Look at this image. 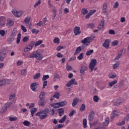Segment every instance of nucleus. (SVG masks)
<instances>
[{
  "instance_id": "nucleus-1",
  "label": "nucleus",
  "mask_w": 129,
  "mask_h": 129,
  "mask_svg": "<svg viewBox=\"0 0 129 129\" xmlns=\"http://www.w3.org/2000/svg\"><path fill=\"white\" fill-rule=\"evenodd\" d=\"M49 108H46L36 113L35 115L36 116H39L40 119H45V118L48 117V114L49 113Z\"/></svg>"
},
{
  "instance_id": "nucleus-2",
  "label": "nucleus",
  "mask_w": 129,
  "mask_h": 129,
  "mask_svg": "<svg viewBox=\"0 0 129 129\" xmlns=\"http://www.w3.org/2000/svg\"><path fill=\"white\" fill-rule=\"evenodd\" d=\"M29 58H36L38 61H41L43 59V55L40 53H38L37 51H34L32 54L29 56Z\"/></svg>"
},
{
  "instance_id": "nucleus-3",
  "label": "nucleus",
  "mask_w": 129,
  "mask_h": 129,
  "mask_svg": "<svg viewBox=\"0 0 129 129\" xmlns=\"http://www.w3.org/2000/svg\"><path fill=\"white\" fill-rule=\"evenodd\" d=\"M97 63V61L95 58H93L91 60V62L89 64V69H90V72L91 73L92 71H93V70L94 69V67L96 66Z\"/></svg>"
},
{
  "instance_id": "nucleus-4",
  "label": "nucleus",
  "mask_w": 129,
  "mask_h": 129,
  "mask_svg": "<svg viewBox=\"0 0 129 129\" xmlns=\"http://www.w3.org/2000/svg\"><path fill=\"white\" fill-rule=\"evenodd\" d=\"M48 5L50 6V7H52L51 9V12H53V18L52 19L53 21L55 19V18H56V16H57V10H56V8L54 7V6H52L51 3H50V1L48 2Z\"/></svg>"
},
{
  "instance_id": "nucleus-5",
  "label": "nucleus",
  "mask_w": 129,
  "mask_h": 129,
  "mask_svg": "<svg viewBox=\"0 0 129 129\" xmlns=\"http://www.w3.org/2000/svg\"><path fill=\"white\" fill-rule=\"evenodd\" d=\"M12 13L13 15L15 16V17H17V18H20V17H21V16H22L23 14H24V11H17L15 10L13 11Z\"/></svg>"
},
{
  "instance_id": "nucleus-6",
  "label": "nucleus",
  "mask_w": 129,
  "mask_h": 129,
  "mask_svg": "<svg viewBox=\"0 0 129 129\" xmlns=\"http://www.w3.org/2000/svg\"><path fill=\"white\" fill-rule=\"evenodd\" d=\"M94 116H95V112H94V111H91L88 116L89 121H93Z\"/></svg>"
},
{
  "instance_id": "nucleus-7",
  "label": "nucleus",
  "mask_w": 129,
  "mask_h": 129,
  "mask_svg": "<svg viewBox=\"0 0 129 129\" xmlns=\"http://www.w3.org/2000/svg\"><path fill=\"white\" fill-rule=\"evenodd\" d=\"M74 84L75 85H77V82H75V79H72L71 80L69 81L66 85L67 87H70L71 85Z\"/></svg>"
},
{
  "instance_id": "nucleus-8",
  "label": "nucleus",
  "mask_w": 129,
  "mask_h": 129,
  "mask_svg": "<svg viewBox=\"0 0 129 129\" xmlns=\"http://www.w3.org/2000/svg\"><path fill=\"white\" fill-rule=\"evenodd\" d=\"M124 101V100L123 99H122L121 98H119L116 100H115L113 101V104L114 105H119L122 102H123Z\"/></svg>"
},
{
  "instance_id": "nucleus-9",
  "label": "nucleus",
  "mask_w": 129,
  "mask_h": 129,
  "mask_svg": "<svg viewBox=\"0 0 129 129\" xmlns=\"http://www.w3.org/2000/svg\"><path fill=\"white\" fill-rule=\"evenodd\" d=\"M45 99H39L38 101V104L39 106H42L43 107L45 106L46 104V101H45Z\"/></svg>"
},
{
  "instance_id": "nucleus-10",
  "label": "nucleus",
  "mask_w": 129,
  "mask_h": 129,
  "mask_svg": "<svg viewBox=\"0 0 129 129\" xmlns=\"http://www.w3.org/2000/svg\"><path fill=\"white\" fill-rule=\"evenodd\" d=\"M74 32L75 36L80 35V34H81V31H80V27L77 26L74 29Z\"/></svg>"
},
{
  "instance_id": "nucleus-11",
  "label": "nucleus",
  "mask_w": 129,
  "mask_h": 129,
  "mask_svg": "<svg viewBox=\"0 0 129 129\" xmlns=\"http://www.w3.org/2000/svg\"><path fill=\"white\" fill-rule=\"evenodd\" d=\"M6 25V17L2 16L0 17V26L4 27Z\"/></svg>"
},
{
  "instance_id": "nucleus-12",
  "label": "nucleus",
  "mask_w": 129,
  "mask_h": 129,
  "mask_svg": "<svg viewBox=\"0 0 129 129\" xmlns=\"http://www.w3.org/2000/svg\"><path fill=\"white\" fill-rule=\"evenodd\" d=\"M7 53L6 52L3 51L0 52V60L4 61L5 60V58H6V56Z\"/></svg>"
},
{
  "instance_id": "nucleus-13",
  "label": "nucleus",
  "mask_w": 129,
  "mask_h": 129,
  "mask_svg": "<svg viewBox=\"0 0 129 129\" xmlns=\"http://www.w3.org/2000/svg\"><path fill=\"white\" fill-rule=\"evenodd\" d=\"M104 48L105 49H109V41L108 39H106L104 41V43L102 45Z\"/></svg>"
},
{
  "instance_id": "nucleus-14",
  "label": "nucleus",
  "mask_w": 129,
  "mask_h": 129,
  "mask_svg": "<svg viewBox=\"0 0 129 129\" xmlns=\"http://www.w3.org/2000/svg\"><path fill=\"white\" fill-rule=\"evenodd\" d=\"M45 96H46V93L45 92H40L38 97L39 99H45L46 98Z\"/></svg>"
},
{
  "instance_id": "nucleus-15",
  "label": "nucleus",
  "mask_w": 129,
  "mask_h": 129,
  "mask_svg": "<svg viewBox=\"0 0 129 129\" xmlns=\"http://www.w3.org/2000/svg\"><path fill=\"white\" fill-rule=\"evenodd\" d=\"M104 27V20L102 19L98 27L99 30H102Z\"/></svg>"
},
{
  "instance_id": "nucleus-16",
  "label": "nucleus",
  "mask_w": 129,
  "mask_h": 129,
  "mask_svg": "<svg viewBox=\"0 0 129 129\" xmlns=\"http://www.w3.org/2000/svg\"><path fill=\"white\" fill-rule=\"evenodd\" d=\"M86 70H87V67H86V66H85L82 65L81 67L80 73H81L82 74H84Z\"/></svg>"
},
{
  "instance_id": "nucleus-17",
  "label": "nucleus",
  "mask_w": 129,
  "mask_h": 129,
  "mask_svg": "<svg viewBox=\"0 0 129 129\" xmlns=\"http://www.w3.org/2000/svg\"><path fill=\"white\" fill-rule=\"evenodd\" d=\"M37 85H38V84L37 82L31 84L30 86L32 91H36V86Z\"/></svg>"
},
{
  "instance_id": "nucleus-18",
  "label": "nucleus",
  "mask_w": 129,
  "mask_h": 129,
  "mask_svg": "<svg viewBox=\"0 0 129 129\" xmlns=\"http://www.w3.org/2000/svg\"><path fill=\"white\" fill-rule=\"evenodd\" d=\"M78 98H75L74 100H73V102L72 103V106L73 107H75V106H76V105H77V104L78 103Z\"/></svg>"
},
{
  "instance_id": "nucleus-19",
  "label": "nucleus",
  "mask_w": 129,
  "mask_h": 129,
  "mask_svg": "<svg viewBox=\"0 0 129 129\" xmlns=\"http://www.w3.org/2000/svg\"><path fill=\"white\" fill-rule=\"evenodd\" d=\"M82 50V48H81V46H79L77 47L76 49V51L74 53L75 56L76 55L78 54H79L80 52H81V50Z\"/></svg>"
},
{
  "instance_id": "nucleus-20",
  "label": "nucleus",
  "mask_w": 129,
  "mask_h": 129,
  "mask_svg": "<svg viewBox=\"0 0 129 129\" xmlns=\"http://www.w3.org/2000/svg\"><path fill=\"white\" fill-rule=\"evenodd\" d=\"M67 104H68V102L66 101H63L60 102H58L59 107H62L63 106H65V105H67Z\"/></svg>"
},
{
  "instance_id": "nucleus-21",
  "label": "nucleus",
  "mask_w": 129,
  "mask_h": 129,
  "mask_svg": "<svg viewBox=\"0 0 129 129\" xmlns=\"http://www.w3.org/2000/svg\"><path fill=\"white\" fill-rule=\"evenodd\" d=\"M57 111L59 113V115L60 116H62V115H63V114H64V108H59L57 110Z\"/></svg>"
},
{
  "instance_id": "nucleus-22",
  "label": "nucleus",
  "mask_w": 129,
  "mask_h": 129,
  "mask_svg": "<svg viewBox=\"0 0 129 129\" xmlns=\"http://www.w3.org/2000/svg\"><path fill=\"white\" fill-rule=\"evenodd\" d=\"M109 123V117H107L105 119V122H103V125H105V126H107Z\"/></svg>"
},
{
  "instance_id": "nucleus-23",
  "label": "nucleus",
  "mask_w": 129,
  "mask_h": 129,
  "mask_svg": "<svg viewBox=\"0 0 129 129\" xmlns=\"http://www.w3.org/2000/svg\"><path fill=\"white\" fill-rule=\"evenodd\" d=\"M4 86H6V85H9L11 83V81L9 80H3Z\"/></svg>"
},
{
  "instance_id": "nucleus-24",
  "label": "nucleus",
  "mask_w": 129,
  "mask_h": 129,
  "mask_svg": "<svg viewBox=\"0 0 129 129\" xmlns=\"http://www.w3.org/2000/svg\"><path fill=\"white\" fill-rule=\"evenodd\" d=\"M50 105H51V106H52V107H53L54 108H59V107H60L59 103H52V104H50Z\"/></svg>"
},
{
  "instance_id": "nucleus-25",
  "label": "nucleus",
  "mask_w": 129,
  "mask_h": 129,
  "mask_svg": "<svg viewBox=\"0 0 129 129\" xmlns=\"http://www.w3.org/2000/svg\"><path fill=\"white\" fill-rule=\"evenodd\" d=\"M30 20H31V17L28 16L25 19L24 22L25 24H28V25H29V24H30Z\"/></svg>"
},
{
  "instance_id": "nucleus-26",
  "label": "nucleus",
  "mask_w": 129,
  "mask_h": 129,
  "mask_svg": "<svg viewBox=\"0 0 129 129\" xmlns=\"http://www.w3.org/2000/svg\"><path fill=\"white\" fill-rule=\"evenodd\" d=\"M83 127L86 128L87 127V120L84 118L83 121Z\"/></svg>"
},
{
  "instance_id": "nucleus-27",
  "label": "nucleus",
  "mask_w": 129,
  "mask_h": 129,
  "mask_svg": "<svg viewBox=\"0 0 129 129\" xmlns=\"http://www.w3.org/2000/svg\"><path fill=\"white\" fill-rule=\"evenodd\" d=\"M116 83H117V81L116 80L112 81V82L109 83L108 86H110V87H111V86H113V85H115Z\"/></svg>"
},
{
  "instance_id": "nucleus-28",
  "label": "nucleus",
  "mask_w": 129,
  "mask_h": 129,
  "mask_svg": "<svg viewBox=\"0 0 129 129\" xmlns=\"http://www.w3.org/2000/svg\"><path fill=\"white\" fill-rule=\"evenodd\" d=\"M21 36H22V34H21V33H19L18 34L17 38V44H20Z\"/></svg>"
},
{
  "instance_id": "nucleus-29",
  "label": "nucleus",
  "mask_w": 129,
  "mask_h": 129,
  "mask_svg": "<svg viewBox=\"0 0 129 129\" xmlns=\"http://www.w3.org/2000/svg\"><path fill=\"white\" fill-rule=\"evenodd\" d=\"M11 36L16 38V36H17V30L16 29H14L11 34Z\"/></svg>"
},
{
  "instance_id": "nucleus-30",
  "label": "nucleus",
  "mask_w": 129,
  "mask_h": 129,
  "mask_svg": "<svg viewBox=\"0 0 129 129\" xmlns=\"http://www.w3.org/2000/svg\"><path fill=\"white\" fill-rule=\"evenodd\" d=\"M13 102H9L5 104V106L6 108H9V107H11L12 105H13Z\"/></svg>"
},
{
  "instance_id": "nucleus-31",
  "label": "nucleus",
  "mask_w": 129,
  "mask_h": 129,
  "mask_svg": "<svg viewBox=\"0 0 129 129\" xmlns=\"http://www.w3.org/2000/svg\"><path fill=\"white\" fill-rule=\"evenodd\" d=\"M67 117V116H66V115H64V116L58 121V122H59V123H63V122H64V121L66 120Z\"/></svg>"
},
{
  "instance_id": "nucleus-32",
  "label": "nucleus",
  "mask_w": 129,
  "mask_h": 129,
  "mask_svg": "<svg viewBox=\"0 0 129 129\" xmlns=\"http://www.w3.org/2000/svg\"><path fill=\"white\" fill-rule=\"evenodd\" d=\"M36 111H37V108H33L30 110L32 116H34V114L35 113Z\"/></svg>"
},
{
  "instance_id": "nucleus-33",
  "label": "nucleus",
  "mask_w": 129,
  "mask_h": 129,
  "mask_svg": "<svg viewBox=\"0 0 129 129\" xmlns=\"http://www.w3.org/2000/svg\"><path fill=\"white\" fill-rule=\"evenodd\" d=\"M60 78V75L59 74H56L54 75V78H53V81L55 82L57 81V79H59Z\"/></svg>"
},
{
  "instance_id": "nucleus-34",
  "label": "nucleus",
  "mask_w": 129,
  "mask_h": 129,
  "mask_svg": "<svg viewBox=\"0 0 129 129\" xmlns=\"http://www.w3.org/2000/svg\"><path fill=\"white\" fill-rule=\"evenodd\" d=\"M49 78H50L49 75H43L42 77V81H46V80L49 79Z\"/></svg>"
},
{
  "instance_id": "nucleus-35",
  "label": "nucleus",
  "mask_w": 129,
  "mask_h": 129,
  "mask_svg": "<svg viewBox=\"0 0 129 129\" xmlns=\"http://www.w3.org/2000/svg\"><path fill=\"white\" fill-rule=\"evenodd\" d=\"M31 49L34 48V46H35V41H32L30 42V43L28 45Z\"/></svg>"
},
{
  "instance_id": "nucleus-36",
  "label": "nucleus",
  "mask_w": 129,
  "mask_h": 129,
  "mask_svg": "<svg viewBox=\"0 0 129 129\" xmlns=\"http://www.w3.org/2000/svg\"><path fill=\"white\" fill-rule=\"evenodd\" d=\"M42 43H43L42 40H39L36 42H35V47H38V46H40Z\"/></svg>"
},
{
  "instance_id": "nucleus-37",
  "label": "nucleus",
  "mask_w": 129,
  "mask_h": 129,
  "mask_svg": "<svg viewBox=\"0 0 129 129\" xmlns=\"http://www.w3.org/2000/svg\"><path fill=\"white\" fill-rule=\"evenodd\" d=\"M8 25L9 26V27H12V26L14 25V22H13V21L11 19H8Z\"/></svg>"
},
{
  "instance_id": "nucleus-38",
  "label": "nucleus",
  "mask_w": 129,
  "mask_h": 129,
  "mask_svg": "<svg viewBox=\"0 0 129 129\" xmlns=\"http://www.w3.org/2000/svg\"><path fill=\"white\" fill-rule=\"evenodd\" d=\"M88 28H90V29H94L95 28V25H94V23H90L87 24Z\"/></svg>"
},
{
  "instance_id": "nucleus-39",
  "label": "nucleus",
  "mask_w": 129,
  "mask_h": 129,
  "mask_svg": "<svg viewBox=\"0 0 129 129\" xmlns=\"http://www.w3.org/2000/svg\"><path fill=\"white\" fill-rule=\"evenodd\" d=\"M64 126V124H59L58 125H56L53 129H59L62 128Z\"/></svg>"
},
{
  "instance_id": "nucleus-40",
  "label": "nucleus",
  "mask_w": 129,
  "mask_h": 129,
  "mask_svg": "<svg viewBox=\"0 0 129 129\" xmlns=\"http://www.w3.org/2000/svg\"><path fill=\"white\" fill-rule=\"evenodd\" d=\"M41 77V74L37 73L35 76H33V79L34 80L38 79Z\"/></svg>"
},
{
  "instance_id": "nucleus-41",
  "label": "nucleus",
  "mask_w": 129,
  "mask_h": 129,
  "mask_svg": "<svg viewBox=\"0 0 129 129\" xmlns=\"http://www.w3.org/2000/svg\"><path fill=\"white\" fill-rule=\"evenodd\" d=\"M7 109H8V108L4 106L1 109V113H5V112H6V111H7Z\"/></svg>"
},
{
  "instance_id": "nucleus-42",
  "label": "nucleus",
  "mask_w": 129,
  "mask_h": 129,
  "mask_svg": "<svg viewBox=\"0 0 129 129\" xmlns=\"http://www.w3.org/2000/svg\"><path fill=\"white\" fill-rule=\"evenodd\" d=\"M32 50V48H31L28 45L25 47L24 49V52L25 53H26V52H29V51H31Z\"/></svg>"
},
{
  "instance_id": "nucleus-43",
  "label": "nucleus",
  "mask_w": 129,
  "mask_h": 129,
  "mask_svg": "<svg viewBox=\"0 0 129 129\" xmlns=\"http://www.w3.org/2000/svg\"><path fill=\"white\" fill-rule=\"evenodd\" d=\"M81 13L82 15H86V14H88V11L86 9H83L81 11Z\"/></svg>"
},
{
  "instance_id": "nucleus-44",
  "label": "nucleus",
  "mask_w": 129,
  "mask_h": 129,
  "mask_svg": "<svg viewBox=\"0 0 129 129\" xmlns=\"http://www.w3.org/2000/svg\"><path fill=\"white\" fill-rule=\"evenodd\" d=\"M121 55H122V52H118V54L114 58V60H118V59L121 57Z\"/></svg>"
},
{
  "instance_id": "nucleus-45",
  "label": "nucleus",
  "mask_w": 129,
  "mask_h": 129,
  "mask_svg": "<svg viewBox=\"0 0 129 129\" xmlns=\"http://www.w3.org/2000/svg\"><path fill=\"white\" fill-rule=\"evenodd\" d=\"M16 97V94H15L14 93H12L10 94V97H9V100H12V99H14Z\"/></svg>"
},
{
  "instance_id": "nucleus-46",
  "label": "nucleus",
  "mask_w": 129,
  "mask_h": 129,
  "mask_svg": "<svg viewBox=\"0 0 129 129\" xmlns=\"http://www.w3.org/2000/svg\"><path fill=\"white\" fill-rule=\"evenodd\" d=\"M84 55V53H80L79 56L77 57V59H78V60H82L83 59Z\"/></svg>"
},
{
  "instance_id": "nucleus-47",
  "label": "nucleus",
  "mask_w": 129,
  "mask_h": 129,
  "mask_svg": "<svg viewBox=\"0 0 129 129\" xmlns=\"http://www.w3.org/2000/svg\"><path fill=\"white\" fill-rule=\"evenodd\" d=\"M24 125H25V126H29L30 124H31V122H30L29 121L25 120L23 122Z\"/></svg>"
},
{
  "instance_id": "nucleus-48",
  "label": "nucleus",
  "mask_w": 129,
  "mask_h": 129,
  "mask_svg": "<svg viewBox=\"0 0 129 129\" xmlns=\"http://www.w3.org/2000/svg\"><path fill=\"white\" fill-rule=\"evenodd\" d=\"M93 52H94L93 49H91L90 50L87 51L86 55L87 56H90V55H91V54H92V53H93Z\"/></svg>"
},
{
  "instance_id": "nucleus-49",
  "label": "nucleus",
  "mask_w": 129,
  "mask_h": 129,
  "mask_svg": "<svg viewBox=\"0 0 129 129\" xmlns=\"http://www.w3.org/2000/svg\"><path fill=\"white\" fill-rule=\"evenodd\" d=\"M15 37H14L13 36H12L11 35V36L8 39V42H10V43L12 42L13 41H14V40H15Z\"/></svg>"
},
{
  "instance_id": "nucleus-50",
  "label": "nucleus",
  "mask_w": 129,
  "mask_h": 129,
  "mask_svg": "<svg viewBox=\"0 0 129 129\" xmlns=\"http://www.w3.org/2000/svg\"><path fill=\"white\" fill-rule=\"evenodd\" d=\"M119 66V61H117L116 63H115L113 67V69H116V68H118Z\"/></svg>"
},
{
  "instance_id": "nucleus-51",
  "label": "nucleus",
  "mask_w": 129,
  "mask_h": 129,
  "mask_svg": "<svg viewBox=\"0 0 129 129\" xmlns=\"http://www.w3.org/2000/svg\"><path fill=\"white\" fill-rule=\"evenodd\" d=\"M53 42L55 43L56 44H59V43H60V39L57 37H55L53 39Z\"/></svg>"
},
{
  "instance_id": "nucleus-52",
  "label": "nucleus",
  "mask_w": 129,
  "mask_h": 129,
  "mask_svg": "<svg viewBox=\"0 0 129 129\" xmlns=\"http://www.w3.org/2000/svg\"><path fill=\"white\" fill-rule=\"evenodd\" d=\"M93 100H94V101H95V102H98V101L99 100V97H98V96L95 95L93 97Z\"/></svg>"
},
{
  "instance_id": "nucleus-53",
  "label": "nucleus",
  "mask_w": 129,
  "mask_h": 129,
  "mask_svg": "<svg viewBox=\"0 0 129 129\" xmlns=\"http://www.w3.org/2000/svg\"><path fill=\"white\" fill-rule=\"evenodd\" d=\"M85 110V104H82L80 108V110L81 111H84Z\"/></svg>"
},
{
  "instance_id": "nucleus-54",
  "label": "nucleus",
  "mask_w": 129,
  "mask_h": 129,
  "mask_svg": "<svg viewBox=\"0 0 129 129\" xmlns=\"http://www.w3.org/2000/svg\"><path fill=\"white\" fill-rule=\"evenodd\" d=\"M53 96L54 98H56V99H58L60 96V94H59L58 92H55Z\"/></svg>"
},
{
  "instance_id": "nucleus-55",
  "label": "nucleus",
  "mask_w": 129,
  "mask_h": 129,
  "mask_svg": "<svg viewBox=\"0 0 129 129\" xmlns=\"http://www.w3.org/2000/svg\"><path fill=\"white\" fill-rule=\"evenodd\" d=\"M0 35L2 37H5V35H6V31L4 30H0Z\"/></svg>"
},
{
  "instance_id": "nucleus-56",
  "label": "nucleus",
  "mask_w": 129,
  "mask_h": 129,
  "mask_svg": "<svg viewBox=\"0 0 129 129\" xmlns=\"http://www.w3.org/2000/svg\"><path fill=\"white\" fill-rule=\"evenodd\" d=\"M28 41H29V37L28 36L24 37L22 40V42H24V43H26Z\"/></svg>"
},
{
  "instance_id": "nucleus-57",
  "label": "nucleus",
  "mask_w": 129,
  "mask_h": 129,
  "mask_svg": "<svg viewBox=\"0 0 129 129\" xmlns=\"http://www.w3.org/2000/svg\"><path fill=\"white\" fill-rule=\"evenodd\" d=\"M86 38H87V40L88 44H89L90 43H91V42H92V37H88Z\"/></svg>"
},
{
  "instance_id": "nucleus-58",
  "label": "nucleus",
  "mask_w": 129,
  "mask_h": 129,
  "mask_svg": "<svg viewBox=\"0 0 129 129\" xmlns=\"http://www.w3.org/2000/svg\"><path fill=\"white\" fill-rule=\"evenodd\" d=\"M44 82H43V86L42 87V89H44L46 88V87L47 85H48V82L47 81H44Z\"/></svg>"
},
{
  "instance_id": "nucleus-59",
  "label": "nucleus",
  "mask_w": 129,
  "mask_h": 129,
  "mask_svg": "<svg viewBox=\"0 0 129 129\" xmlns=\"http://www.w3.org/2000/svg\"><path fill=\"white\" fill-rule=\"evenodd\" d=\"M17 119H18V118L16 117H9V120H10V121H15V120H17Z\"/></svg>"
},
{
  "instance_id": "nucleus-60",
  "label": "nucleus",
  "mask_w": 129,
  "mask_h": 129,
  "mask_svg": "<svg viewBox=\"0 0 129 129\" xmlns=\"http://www.w3.org/2000/svg\"><path fill=\"white\" fill-rule=\"evenodd\" d=\"M40 32V31L36 29H33L32 30V33H33V34H38V33Z\"/></svg>"
},
{
  "instance_id": "nucleus-61",
  "label": "nucleus",
  "mask_w": 129,
  "mask_h": 129,
  "mask_svg": "<svg viewBox=\"0 0 129 129\" xmlns=\"http://www.w3.org/2000/svg\"><path fill=\"white\" fill-rule=\"evenodd\" d=\"M74 113H76V111L75 110H73L69 114V116H73Z\"/></svg>"
},
{
  "instance_id": "nucleus-62",
  "label": "nucleus",
  "mask_w": 129,
  "mask_h": 129,
  "mask_svg": "<svg viewBox=\"0 0 129 129\" xmlns=\"http://www.w3.org/2000/svg\"><path fill=\"white\" fill-rule=\"evenodd\" d=\"M125 123V121L123 120L121 122L118 123L117 124V125H119V126L123 125V124H124Z\"/></svg>"
},
{
  "instance_id": "nucleus-63",
  "label": "nucleus",
  "mask_w": 129,
  "mask_h": 129,
  "mask_svg": "<svg viewBox=\"0 0 129 129\" xmlns=\"http://www.w3.org/2000/svg\"><path fill=\"white\" fill-rule=\"evenodd\" d=\"M21 29L24 33H26L27 32V28H26V27L23 25H21Z\"/></svg>"
},
{
  "instance_id": "nucleus-64",
  "label": "nucleus",
  "mask_w": 129,
  "mask_h": 129,
  "mask_svg": "<svg viewBox=\"0 0 129 129\" xmlns=\"http://www.w3.org/2000/svg\"><path fill=\"white\" fill-rule=\"evenodd\" d=\"M81 43H82V44H86V43H88L87 38H85L84 39L82 40Z\"/></svg>"
}]
</instances>
